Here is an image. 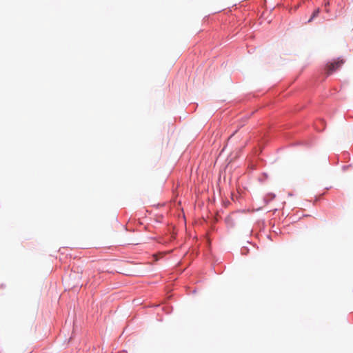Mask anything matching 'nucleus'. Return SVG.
Instances as JSON below:
<instances>
[{
  "label": "nucleus",
  "mask_w": 353,
  "mask_h": 353,
  "mask_svg": "<svg viewBox=\"0 0 353 353\" xmlns=\"http://www.w3.org/2000/svg\"><path fill=\"white\" fill-rule=\"evenodd\" d=\"M344 62L345 61L343 59H338L333 62L327 63L325 68V70L327 75L331 74L336 70H338L339 68H341L342 65L344 63Z\"/></svg>",
  "instance_id": "1"
},
{
  "label": "nucleus",
  "mask_w": 353,
  "mask_h": 353,
  "mask_svg": "<svg viewBox=\"0 0 353 353\" xmlns=\"http://www.w3.org/2000/svg\"><path fill=\"white\" fill-rule=\"evenodd\" d=\"M319 14V9H316L314 11L312 15L308 20V23H310L315 17H316Z\"/></svg>",
  "instance_id": "2"
}]
</instances>
